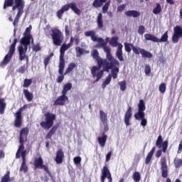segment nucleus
I'll use <instances>...</instances> for the list:
<instances>
[{
  "label": "nucleus",
  "mask_w": 182,
  "mask_h": 182,
  "mask_svg": "<svg viewBox=\"0 0 182 182\" xmlns=\"http://www.w3.org/2000/svg\"><path fill=\"white\" fill-rule=\"evenodd\" d=\"M111 1L110 0L107 1L102 8V14H107L109 11V6H110Z\"/></svg>",
  "instance_id": "39"
},
{
  "label": "nucleus",
  "mask_w": 182,
  "mask_h": 182,
  "mask_svg": "<svg viewBox=\"0 0 182 182\" xmlns=\"http://www.w3.org/2000/svg\"><path fill=\"white\" fill-rule=\"evenodd\" d=\"M97 23L99 29H102L103 28V15L102 13H100L97 16Z\"/></svg>",
  "instance_id": "30"
},
{
  "label": "nucleus",
  "mask_w": 182,
  "mask_h": 182,
  "mask_svg": "<svg viewBox=\"0 0 182 182\" xmlns=\"http://www.w3.org/2000/svg\"><path fill=\"white\" fill-rule=\"evenodd\" d=\"M26 107H28V105L25 104L15 113V119L14 122L15 127H21V126H22V112H23V109H26Z\"/></svg>",
  "instance_id": "11"
},
{
  "label": "nucleus",
  "mask_w": 182,
  "mask_h": 182,
  "mask_svg": "<svg viewBox=\"0 0 182 182\" xmlns=\"http://www.w3.org/2000/svg\"><path fill=\"white\" fill-rule=\"evenodd\" d=\"M112 157V151H109L107 154L106 155V159L105 161L107 162V161H110V158Z\"/></svg>",
  "instance_id": "64"
},
{
  "label": "nucleus",
  "mask_w": 182,
  "mask_h": 182,
  "mask_svg": "<svg viewBox=\"0 0 182 182\" xmlns=\"http://www.w3.org/2000/svg\"><path fill=\"white\" fill-rule=\"evenodd\" d=\"M156 146L159 149H161L162 147L163 153H166L168 147V141L166 140L163 141V136H161V135H159L156 139Z\"/></svg>",
  "instance_id": "17"
},
{
  "label": "nucleus",
  "mask_w": 182,
  "mask_h": 182,
  "mask_svg": "<svg viewBox=\"0 0 182 182\" xmlns=\"http://www.w3.org/2000/svg\"><path fill=\"white\" fill-rule=\"evenodd\" d=\"M15 181V177L11 178V171H7L4 176L1 177L0 182H14Z\"/></svg>",
  "instance_id": "23"
},
{
  "label": "nucleus",
  "mask_w": 182,
  "mask_h": 182,
  "mask_svg": "<svg viewBox=\"0 0 182 182\" xmlns=\"http://www.w3.org/2000/svg\"><path fill=\"white\" fill-rule=\"evenodd\" d=\"M65 159V152L63 149H60L56 151L55 161L57 164H62Z\"/></svg>",
  "instance_id": "19"
},
{
  "label": "nucleus",
  "mask_w": 182,
  "mask_h": 182,
  "mask_svg": "<svg viewBox=\"0 0 182 182\" xmlns=\"http://www.w3.org/2000/svg\"><path fill=\"white\" fill-rule=\"evenodd\" d=\"M145 41H151V42H154L157 43V37L153 34L146 33L144 34Z\"/></svg>",
  "instance_id": "29"
},
{
  "label": "nucleus",
  "mask_w": 182,
  "mask_h": 182,
  "mask_svg": "<svg viewBox=\"0 0 182 182\" xmlns=\"http://www.w3.org/2000/svg\"><path fill=\"white\" fill-rule=\"evenodd\" d=\"M124 15H126V16H133V18H139V16H140V12L136 10H129L125 11Z\"/></svg>",
  "instance_id": "25"
},
{
  "label": "nucleus",
  "mask_w": 182,
  "mask_h": 182,
  "mask_svg": "<svg viewBox=\"0 0 182 182\" xmlns=\"http://www.w3.org/2000/svg\"><path fill=\"white\" fill-rule=\"evenodd\" d=\"M126 9V4H122L117 7V12H123Z\"/></svg>",
  "instance_id": "56"
},
{
  "label": "nucleus",
  "mask_w": 182,
  "mask_h": 182,
  "mask_svg": "<svg viewBox=\"0 0 182 182\" xmlns=\"http://www.w3.org/2000/svg\"><path fill=\"white\" fill-rule=\"evenodd\" d=\"M100 119L102 124L107 123V114L103 112V110H100Z\"/></svg>",
  "instance_id": "33"
},
{
  "label": "nucleus",
  "mask_w": 182,
  "mask_h": 182,
  "mask_svg": "<svg viewBox=\"0 0 182 182\" xmlns=\"http://www.w3.org/2000/svg\"><path fill=\"white\" fill-rule=\"evenodd\" d=\"M23 93L28 102H32L33 100V94L29 92L28 90H23Z\"/></svg>",
  "instance_id": "28"
},
{
  "label": "nucleus",
  "mask_w": 182,
  "mask_h": 182,
  "mask_svg": "<svg viewBox=\"0 0 182 182\" xmlns=\"http://www.w3.org/2000/svg\"><path fill=\"white\" fill-rule=\"evenodd\" d=\"M146 110V105L144 104V100H140L139 103L138 104V111L144 112Z\"/></svg>",
  "instance_id": "37"
},
{
  "label": "nucleus",
  "mask_w": 182,
  "mask_h": 182,
  "mask_svg": "<svg viewBox=\"0 0 182 182\" xmlns=\"http://www.w3.org/2000/svg\"><path fill=\"white\" fill-rule=\"evenodd\" d=\"M132 178H133L134 181H135V182L140 181V179L141 178L140 173L135 171L132 176Z\"/></svg>",
  "instance_id": "42"
},
{
  "label": "nucleus",
  "mask_w": 182,
  "mask_h": 182,
  "mask_svg": "<svg viewBox=\"0 0 182 182\" xmlns=\"http://www.w3.org/2000/svg\"><path fill=\"white\" fill-rule=\"evenodd\" d=\"M75 68H76V64H75V63H70L66 69L65 75L67 73H70V72H72Z\"/></svg>",
  "instance_id": "44"
},
{
  "label": "nucleus",
  "mask_w": 182,
  "mask_h": 182,
  "mask_svg": "<svg viewBox=\"0 0 182 182\" xmlns=\"http://www.w3.org/2000/svg\"><path fill=\"white\" fill-rule=\"evenodd\" d=\"M145 74L146 76H149L150 73H151V68L149 65H145V69H144Z\"/></svg>",
  "instance_id": "50"
},
{
  "label": "nucleus",
  "mask_w": 182,
  "mask_h": 182,
  "mask_svg": "<svg viewBox=\"0 0 182 182\" xmlns=\"http://www.w3.org/2000/svg\"><path fill=\"white\" fill-rule=\"evenodd\" d=\"M16 43H18V39L14 38V42L11 45L9 48V51L7 55H5L3 61L0 63V67L2 68L3 66H6L9 62H11L12 59V56H14L15 53V48L16 46Z\"/></svg>",
  "instance_id": "8"
},
{
  "label": "nucleus",
  "mask_w": 182,
  "mask_h": 182,
  "mask_svg": "<svg viewBox=\"0 0 182 182\" xmlns=\"http://www.w3.org/2000/svg\"><path fill=\"white\" fill-rule=\"evenodd\" d=\"M26 71V67L25 65L21 66L18 68L19 73H25Z\"/></svg>",
  "instance_id": "60"
},
{
  "label": "nucleus",
  "mask_w": 182,
  "mask_h": 182,
  "mask_svg": "<svg viewBox=\"0 0 182 182\" xmlns=\"http://www.w3.org/2000/svg\"><path fill=\"white\" fill-rule=\"evenodd\" d=\"M63 14H65V11H63L62 10V9H60V10H58L57 11V16H58V19H62V18L63 16Z\"/></svg>",
  "instance_id": "55"
},
{
  "label": "nucleus",
  "mask_w": 182,
  "mask_h": 182,
  "mask_svg": "<svg viewBox=\"0 0 182 182\" xmlns=\"http://www.w3.org/2000/svg\"><path fill=\"white\" fill-rule=\"evenodd\" d=\"M74 164L77 165L80 164V162L82 161V158L80 156H76L73 159Z\"/></svg>",
  "instance_id": "54"
},
{
  "label": "nucleus",
  "mask_w": 182,
  "mask_h": 182,
  "mask_svg": "<svg viewBox=\"0 0 182 182\" xmlns=\"http://www.w3.org/2000/svg\"><path fill=\"white\" fill-rule=\"evenodd\" d=\"M52 57H53V53H51L44 59L43 63L45 68H47L48 65H49V62L50 61V59H52Z\"/></svg>",
  "instance_id": "43"
},
{
  "label": "nucleus",
  "mask_w": 182,
  "mask_h": 182,
  "mask_svg": "<svg viewBox=\"0 0 182 182\" xmlns=\"http://www.w3.org/2000/svg\"><path fill=\"white\" fill-rule=\"evenodd\" d=\"M31 31H32V26H29L27 27L23 33L24 36H30L32 37V35H31Z\"/></svg>",
  "instance_id": "45"
},
{
  "label": "nucleus",
  "mask_w": 182,
  "mask_h": 182,
  "mask_svg": "<svg viewBox=\"0 0 182 182\" xmlns=\"http://www.w3.org/2000/svg\"><path fill=\"white\" fill-rule=\"evenodd\" d=\"M141 126H143L145 127V126H147V119L146 118H142L141 119Z\"/></svg>",
  "instance_id": "61"
},
{
  "label": "nucleus",
  "mask_w": 182,
  "mask_h": 182,
  "mask_svg": "<svg viewBox=\"0 0 182 182\" xmlns=\"http://www.w3.org/2000/svg\"><path fill=\"white\" fill-rule=\"evenodd\" d=\"M15 5L12 7V11H18L17 14L14 20L13 25L14 26H18L19 23V19L23 14V9H25V1L24 0H14Z\"/></svg>",
  "instance_id": "4"
},
{
  "label": "nucleus",
  "mask_w": 182,
  "mask_h": 182,
  "mask_svg": "<svg viewBox=\"0 0 182 182\" xmlns=\"http://www.w3.org/2000/svg\"><path fill=\"white\" fill-rule=\"evenodd\" d=\"M107 1V0H94V1L92 2V6L96 9L102 8L105 2H106Z\"/></svg>",
  "instance_id": "27"
},
{
  "label": "nucleus",
  "mask_w": 182,
  "mask_h": 182,
  "mask_svg": "<svg viewBox=\"0 0 182 182\" xmlns=\"http://www.w3.org/2000/svg\"><path fill=\"white\" fill-rule=\"evenodd\" d=\"M14 7V0H4L3 9H6V8Z\"/></svg>",
  "instance_id": "36"
},
{
  "label": "nucleus",
  "mask_w": 182,
  "mask_h": 182,
  "mask_svg": "<svg viewBox=\"0 0 182 182\" xmlns=\"http://www.w3.org/2000/svg\"><path fill=\"white\" fill-rule=\"evenodd\" d=\"M166 83L163 82L159 85V92L161 93H165L166 92Z\"/></svg>",
  "instance_id": "53"
},
{
  "label": "nucleus",
  "mask_w": 182,
  "mask_h": 182,
  "mask_svg": "<svg viewBox=\"0 0 182 182\" xmlns=\"http://www.w3.org/2000/svg\"><path fill=\"white\" fill-rule=\"evenodd\" d=\"M56 130H58V125H55L52 127V129L49 131L52 134H55Z\"/></svg>",
  "instance_id": "62"
},
{
  "label": "nucleus",
  "mask_w": 182,
  "mask_h": 182,
  "mask_svg": "<svg viewBox=\"0 0 182 182\" xmlns=\"http://www.w3.org/2000/svg\"><path fill=\"white\" fill-rule=\"evenodd\" d=\"M173 164L175 168H180L182 166V159L178 158H175L173 160Z\"/></svg>",
  "instance_id": "38"
},
{
  "label": "nucleus",
  "mask_w": 182,
  "mask_h": 182,
  "mask_svg": "<svg viewBox=\"0 0 182 182\" xmlns=\"http://www.w3.org/2000/svg\"><path fill=\"white\" fill-rule=\"evenodd\" d=\"M67 100H69V98L68 97V96H66L65 94H62V95L59 96L57 98V100L54 102L53 105L64 106Z\"/></svg>",
  "instance_id": "20"
},
{
  "label": "nucleus",
  "mask_w": 182,
  "mask_h": 182,
  "mask_svg": "<svg viewBox=\"0 0 182 182\" xmlns=\"http://www.w3.org/2000/svg\"><path fill=\"white\" fill-rule=\"evenodd\" d=\"M92 56L93 59L96 60L97 65V66L94 65L91 68L92 77H97L96 80L93 81V83L99 82L103 77V73H105V72L109 73L112 68L120 66L119 60L114 59V57H113L112 55V58L110 60L107 58V53H106V58L103 59L99 56V51H97V50H94Z\"/></svg>",
  "instance_id": "1"
},
{
  "label": "nucleus",
  "mask_w": 182,
  "mask_h": 182,
  "mask_svg": "<svg viewBox=\"0 0 182 182\" xmlns=\"http://www.w3.org/2000/svg\"><path fill=\"white\" fill-rule=\"evenodd\" d=\"M31 39H32V37L24 36L21 40V43L24 46V49L22 46H18L19 60L22 61L26 59L27 63L29 62V58L26 56V51L28 50V46L31 45Z\"/></svg>",
  "instance_id": "3"
},
{
  "label": "nucleus",
  "mask_w": 182,
  "mask_h": 182,
  "mask_svg": "<svg viewBox=\"0 0 182 182\" xmlns=\"http://www.w3.org/2000/svg\"><path fill=\"white\" fill-rule=\"evenodd\" d=\"M34 167L35 168H41L43 169L45 173L48 174V176H50V179L53 181H55V178H53V175H52V172L50 171L49 167L46 165H43V159L42 157L36 158L34 159Z\"/></svg>",
  "instance_id": "9"
},
{
  "label": "nucleus",
  "mask_w": 182,
  "mask_h": 182,
  "mask_svg": "<svg viewBox=\"0 0 182 182\" xmlns=\"http://www.w3.org/2000/svg\"><path fill=\"white\" fill-rule=\"evenodd\" d=\"M154 151H156V146H154L149 153L147 154L145 159V164H149L151 159H153V154H154Z\"/></svg>",
  "instance_id": "26"
},
{
  "label": "nucleus",
  "mask_w": 182,
  "mask_h": 182,
  "mask_svg": "<svg viewBox=\"0 0 182 182\" xmlns=\"http://www.w3.org/2000/svg\"><path fill=\"white\" fill-rule=\"evenodd\" d=\"M42 50V47H41V43H37L33 45V52H39Z\"/></svg>",
  "instance_id": "47"
},
{
  "label": "nucleus",
  "mask_w": 182,
  "mask_h": 182,
  "mask_svg": "<svg viewBox=\"0 0 182 182\" xmlns=\"http://www.w3.org/2000/svg\"><path fill=\"white\" fill-rule=\"evenodd\" d=\"M71 89H72V83L68 82L63 87L62 95H65L66 96V95H68V92H69V90H70Z\"/></svg>",
  "instance_id": "34"
},
{
  "label": "nucleus",
  "mask_w": 182,
  "mask_h": 182,
  "mask_svg": "<svg viewBox=\"0 0 182 182\" xmlns=\"http://www.w3.org/2000/svg\"><path fill=\"white\" fill-rule=\"evenodd\" d=\"M50 36L53 40V43L55 46H60L63 42L64 36L60 30L55 28L50 30Z\"/></svg>",
  "instance_id": "5"
},
{
  "label": "nucleus",
  "mask_w": 182,
  "mask_h": 182,
  "mask_svg": "<svg viewBox=\"0 0 182 182\" xmlns=\"http://www.w3.org/2000/svg\"><path fill=\"white\" fill-rule=\"evenodd\" d=\"M161 42H168V31H166L161 37V38H157V43Z\"/></svg>",
  "instance_id": "32"
},
{
  "label": "nucleus",
  "mask_w": 182,
  "mask_h": 182,
  "mask_svg": "<svg viewBox=\"0 0 182 182\" xmlns=\"http://www.w3.org/2000/svg\"><path fill=\"white\" fill-rule=\"evenodd\" d=\"M160 12H161V5L160 3H158L156 4V8L153 9V14H154V15H159Z\"/></svg>",
  "instance_id": "40"
},
{
  "label": "nucleus",
  "mask_w": 182,
  "mask_h": 182,
  "mask_svg": "<svg viewBox=\"0 0 182 182\" xmlns=\"http://www.w3.org/2000/svg\"><path fill=\"white\" fill-rule=\"evenodd\" d=\"M70 8L72 9V11H73L74 14H76V15H80V14H82L80 9L77 8V6H76V3L75 2L63 6L61 10H63L64 12H68Z\"/></svg>",
  "instance_id": "16"
},
{
  "label": "nucleus",
  "mask_w": 182,
  "mask_h": 182,
  "mask_svg": "<svg viewBox=\"0 0 182 182\" xmlns=\"http://www.w3.org/2000/svg\"><path fill=\"white\" fill-rule=\"evenodd\" d=\"M116 56L119 62H123L124 58H123V45L119 44L116 52Z\"/></svg>",
  "instance_id": "22"
},
{
  "label": "nucleus",
  "mask_w": 182,
  "mask_h": 182,
  "mask_svg": "<svg viewBox=\"0 0 182 182\" xmlns=\"http://www.w3.org/2000/svg\"><path fill=\"white\" fill-rule=\"evenodd\" d=\"M5 109H6V103L4 98H0V114L5 113Z\"/></svg>",
  "instance_id": "31"
},
{
  "label": "nucleus",
  "mask_w": 182,
  "mask_h": 182,
  "mask_svg": "<svg viewBox=\"0 0 182 182\" xmlns=\"http://www.w3.org/2000/svg\"><path fill=\"white\" fill-rule=\"evenodd\" d=\"M146 32V28L144 26H139L138 28V33L143 35Z\"/></svg>",
  "instance_id": "52"
},
{
  "label": "nucleus",
  "mask_w": 182,
  "mask_h": 182,
  "mask_svg": "<svg viewBox=\"0 0 182 182\" xmlns=\"http://www.w3.org/2000/svg\"><path fill=\"white\" fill-rule=\"evenodd\" d=\"M161 177L166 178V182H171V179L168 177V166H167V159L166 156H163L161 159Z\"/></svg>",
  "instance_id": "10"
},
{
  "label": "nucleus",
  "mask_w": 182,
  "mask_h": 182,
  "mask_svg": "<svg viewBox=\"0 0 182 182\" xmlns=\"http://www.w3.org/2000/svg\"><path fill=\"white\" fill-rule=\"evenodd\" d=\"M61 75L58 76L57 78V82L58 83H62V82H63V79H65V75H63V74H60Z\"/></svg>",
  "instance_id": "57"
},
{
  "label": "nucleus",
  "mask_w": 182,
  "mask_h": 182,
  "mask_svg": "<svg viewBox=\"0 0 182 182\" xmlns=\"http://www.w3.org/2000/svg\"><path fill=\"white\" fill-rule=\"evenodd\" d=\"M132 50L135 55H141L142 58H148V59H151L153 58V54L139 47H135L132 46Z\"/></svg>",
  "instance_id": "13"
},
{
  "label": "nucleus",
  "mask_w": 182,
  "mask_h": 182,
  "mask_svg": "<svg viewBox=\"0 0 182 182\" xmlns=\"http://www.w3.org/2000/svg\"><path fill=\"white\" fill-rule=\"evenodd\" d=\"M96 31H86L85 33V36L89 37L90 36V38H92V35L94 34V33H95Z\"/></svg>",
  "instance_id": "58"
},
{
  "label": "nucleus",
  "mask_w": 182,
  "mask_h": 182,
  "mask_svg": "<svg viewBox=\"0 0 182 182\" xmlns=\"http://www.w3.org/2000/svg\"><path fill=\"white\" fill-rule=\"evenodd\" d=\"M180 38H182V28L180 26H176L173 28V34L172 36L173 43H178Z\"/></svg>",
  "instance_id": "15"
},
{
  "label": "nucleus",
  "mask_w": 182,
  "mask_h": 182,
  "mask_svg": "<svg viewBox=\"0 0 182 182\" xmlns=\"http://www.w3.org/2000/svg\"><path fill=\"white\" fill-rule=\"evenodd\" d=\"M102 175L100 176L101 182H105L106 178L108 179V182H113V178L112 177V173L107 166L102 167Z\"/></svg>",
  "instance_id": "14"
},
{
  "label": "nucleus",
  "mask_w": 182,
  "mask_h": 182,
  "mask_svg": "<svg viewBox=\"0 0 182 182\" xmlns=\"http://www.w3.org/2000/svg\"><path fill=\"white\" fill-rule=\"evenodd\" d=\"M124 45L125 51L127 52V53H130L132 52V48H133V46H134V45L129 43H124Z\"/></svg>",
  "instance_id": "41"
},
{
  "label": "nucleus",
  "mask_w": 182,
  "mask_h": 182,
  "mask_svg": "<svg viewBox=\"0 0 182 182\" xmlns=\"http://www.w3.org/2000/svg\"><path fill=\"white\" fill-rule=\"evenodd\" d=\"M126 85L127 83H126V81L124 80L119 82V85L120 86V90H122V92H124V90H126L127 89Z\"/></svg>",
  "instance_id": "49"
},
{
  "label": "nucleus",
  "mask_w": 182,
  "mask_h": 182,
  "mask_svg": "<svg viewBox=\"0 0 182 182\" xmlns=\"http://www.w3.org/2000/svg\"><path fill=\"white\" fill-rule=\"evenodd\" d=\"M97 141L100 146V147H105L106 146V141H107V135L105 134V132L102 133V136H99L97 138Z\"/></svg>",
  "instance_id": "24"
},
{
  "label": "nucleus",
  "mask_w": 182,
  "mask_h": 182,
  "mask_svg": "<svg viewBox=\"0 0 182 182\" xmlns=\"http://www.w3.org/2000/svg\"><path fill=\"white\" fill-rule=\"evenodd\" d=\"M29 134V128L24 127L22 128L19 134V143L20 146L16 154V159H22V163L20 168V171H23V173H28V166L26 165V153L27 151L25 150V146L23 144L28 140V135Z\"/></svg>",
  "instance_id": "2"
},
{
  "label": "nucleus",
  "mask_w": 182,
  "mask_h": 182,
  "mask_svg": "<svg viewBox=\"0 0 182 182\" xmlns=\"http://www.w3.org/2000/svg\"><path fill=\"white\" fill-rule=\"evenodd\" d=\"M75 52L77 53V56H82V55H83V49L80 48L79 46L75 48Z\"/></svg>",
  "instance_id": "51"
},
{
  "label": "nucleus",
  "mask_w": 182,
  "mask_h": 182,
  "mask_svg": "<svg viewBox=\"0 0 182 182\" xmlns=\"http://www.w3.org/2000/svg\"><path fill=\"white\" fill-rule=\"evenodd\" d=\"M162 152H163V150H161V149H159L156 152V159L161 157Z\"/></svg>",
  "instance_id": "63"
},
{
  "label": "nucleus",
  "mask_w": 182,
  "mask_h": 182,
  "mask_svg": "<svg viewBox=\"0 0 182 182\" xmlns=\"http://www.w3.org/2000/svg\"><path fill=\"white\" fill-rule=\"evenodd\" d=\"M65 36H69V35H70V31L69 30L68 25L65 26Z\"/></svg>",
  "instance_id": "59"
},
{
  "label": "nucleus",
  "mask_w": 182,
  "mask_h": 182,
  "mask_svg": "<svg viewBox=\"0 0 182 182\" xmlns=\"http://www.w3.org/2000/svg\"><path fill=\"white\" fill-rule=\"evenodd\" d=\"M111 69L112 74H109L107 78L102 82V86H104V87L107 86V85L112 82V77H113V79L117 78V73H119V66L113 67Z\"/></svg>",
  "instance_id": "12"
},
{
  "label": "nucleus",
  "mask_w": 182,
  "mask_h": 182,
  "mask_svg": "<svg viewBox=\"0 0 182 182\" xmlns=\"http://www.w3.org/2000/svg\"><path fill=\"white\" fill-rule=\"evenodd\" d=\"M44 117L46 121L41 122L40 123V126L43 127V129L49 130V129L53 126L55 120H56V114L50 112H46L44 114Z\"/></svg>",
  "instance_id": "6"
},
{
  "label": "nucleus",
  "mask_w": 182,
  "mask_h": 182,
  "mask_svg": "<svg viewBox=\"0 0 182 182\" xmlns=\"http://www.w3.org/2000/svg\"><path fill=\"white\" fill-rule=\"evenodd\" d=\"M30 85H32V79H25L23 81V87H29Z\"/></svg>",
  "instance_id": "46"
},
{
  "label": "nucleus",
  "mask_w": 182,
  "mask_h": 182,
  "mask_svg": "<svg viewBox=\"0 0 182 182\" xmlns=\"http://www.w3.org/2000/svg\"><path fill=\"white\" fill-rule=\"evenodd\" d=\"M97 42L98 43H100V46L104 49V52H105L107 53V58L108 59H109V60H111L112 58V52H111V50H110V47L106 46V45H107V43L105 42V40L102 38H98L97 39Z\"/></svg>",
  "instance_id": "18"
},
{
  "label": "nucleus",
  "mask_w": 182,
  "mask_h": 182,
  "mask_svg": "<svg viewBox=\"0 0 182 182\" xmlns=\"http://www.w3.org/2000/svg\"><path fill=\"white\" fill-rule=\"evenodd\" d=\"M146 114H144V112L143 111H138L134 114V117L136 120H141L142 119H144V117Z\"/></svg>",
  "instance_id": "35"
},
{
  "label": "nucleus",
  "mask_w": 182,
  "mask_h": 182,
  "mask_svg": "<svg viewBox=\"0 0 182 182\" xmlns=\"http://www.w3.org/2000/svg\"><path fill=\"white\" fill-rule=\"evenodd\" d=\"M117 37H113L110 41H109V45H111V46H117Z\"/></svg>",
  "instance_id": "48"
},
{
  "label": "nucleus",
  "mask_w": 182,
  "mask_h": 182,
  "mask_svg": "<svg viewBox=\"0 0 182 182\" xmlns=\"http://www.w3.org/2000/svg\"><path fill=\"white\" fill-rule=\"evenodd\" d=\"M70 48L68 44L63 43L60 48L59 75H63V70H65V52Z\"/></svg>",
  "instance_id": "7"
},
{
  "label": "nucleus",
  "mask_w": 182,
  "mask_h": 182,
  "mask_svg": "<svg viewBox=\"0 0 182 182\" xmlns=\"http://www.w3.org/2000/svg\"><path fill=\"white\" fill-rule=\"evenodd\" d=\"M132 116H133L132 107H128V109L124 114V123L126 126H130V119H132Z\"/></svg>",
  "instance_id": "21"
}]
</instances>
